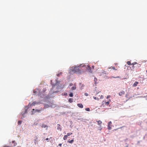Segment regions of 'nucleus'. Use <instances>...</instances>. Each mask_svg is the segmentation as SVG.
<instances>
[{"label":"nucleus","mask_w":147,"mask_h":147,"mask_svg":"<svg viewBox=\"0 0 147 147\" xmlns=\"http://www.w3.org/2000/svg\"><path fill=\"white\" fill-rule=\"evenodd\" d=\"M84 66H85V65L82 66L79 65L78 66H73L71 67L72 68V71L75 73L80 74L81 73V70H83L82 68L84 67Z\"/></svg>","instance_id":"f257e3e1"},{"label":"nucleus","mask_w":147,"mask_h":147,"mask_svg":"<svg viewBox=\"0 0 147 147\" xmlns=\"http://www.w3.org/2000/svg\"><path fill=\"white\" fill-rule=\"evenodd\" d=\"M85 66H84V67L86 68V69H87L89 72L91 73L92 72L91 71V67H90V66L88 65L87 67L85 65Z\"/></svg>","instance_id":"f03ea898"},{"label":"nucleus","mask_w":147,"mask_h":147,"mask_svg":"<svg viewBox=\"0 0 147 147\" xmlns=\"http://www.w3.org/2000/svg\"><path fill=\"white\" fill-rule=\"evenodd\" d=\"M110 103L109 101H107L106 102L105 101H103L102 102V105H103L104 104H105V105L108 106Z\"/></svg>","instance_id":"7ed1b4c3"},{"label":"nucleus","mask_w":147,"mask_h":147,"mask_svg":"<svg viewBox=\"0 0 147 147\" xmlns=\"http://www.w3.org/2000/svg\"><path fill=\"white\" fill-rule=\"evenodd\" d=\"M42 110H38V109H36V110H35L34 109H32L31 112H32V114H34L33 113L34 112V111H35V112H40L41 111H42Z\"/></svg>","instance_id":"20e7f679"},{"label":"nucleus","mask_w":147,"mask_h":147,"mask_svg":"<svg viewBox=\"0 0 147 147\" xmlns=\"http://www.w3.org/2000/svg\"><path fill=\"white\" fill-rule=\"evenodd\" d=\"M57 129L58 130H59L60 131H61L62 129H61V127L60 125L59 124H58L57 125Z\"/></svg>","instance_id":"39448f33"},{"label":"nucleus","mask_w":147,"mask_h":147,"mask_svg":"<svg viewBox=\"0 0 147 147\" xmlns=\"http://www.w3.org/2000/svg\"><path fill=\"white\" fill-rule=\"evenodd\" d=\"M44 106H44V107L43 108V109H41V110H43L44 109L48 108L50 107V106L48 105L45 104V105Z\"/></svg>","instance_id":"423d86ee"},{"label":"nucleus","mask_w":147,"mask_h":147,"mask_svg":"<svg viewBox=\"0 0 147 147\" xmlns=\"http://www.w3.org/2000/svg\"><path fill=\"white\" fill-rule=\"evenodd\" d=\"M125 93V92L122 91L119 92V96H121L123 94H124Z\"/></svg>","instance_id":"0eeeda50"},{"label":"nucleus","mask_w":147,"mask_h":147,"mask_svg":"<svg viewBox=\"0 0 147 147\" xmlns=\"http://www.w3.org/2000/svg\"><path fill=\"white\" fill-rule=\"evenodd\" d=\"M138 84V82H136L133 85V86L135 87L137 86Z\"/></svg>","instance_id":"6e6552de"},{"label":"nucleus","mask_w":147,"mask_h":147,"mask_svg":"<svg viewBox=\"0 0 147 147\" xmlns=\"http://www.w3.org/2000/svg\"><path fill=\"white\" fill-rule=\"evenodd\" d=\"M77 105L79 107L81 108H83V105L82 104H78Z\"/></svg>","instance_id":"1a4fd4ad"},{"label":"nucleus","mask_w":147,"mask_h":147,"mask_svg":"<svg viewBox=\"0 0 147 147\" xmlns=\"http://www.w3.org/2000/svg\"><path fill=\"white\" fill-rule=\"evenodd\" d=\"M68 101L69 102L71 103L73 101V99L71 98H69L68 100Z\"/></svg>","instance_id":"9d476101"},{"label":"nucleus","mask_w":147,"mask_h":147,"mask_svg":"<svg viewBox=\"0 0 147 147\" xmlns=\"http://www.w3.org/2000/svg\"><path fill=\"white\" fill-rule=\"evenodd\" d=\"M28 109V108L27 107H26L25 108L24 113H23V114H24L25 113H27Z\"/></svg>","instance_id":"9b49d317"},{"label":"nucleus","mask_w":147,"mask_h":147,"mask_svg":"<svg viewBox=\"0 0 147 147\" xmlns=\"http://www.w3.org/2000/svg\"><path fill=\"white\" fill-rule=\"evenodd\" d=\"M41 127L42 128H43V127L45 128L46 127H47V126L46 125L43 124H42V125H41Z\"/></svg>","instance_id":"f8f14e48"},{"label":"nucleus","mask_w":147,"mask_h":147,"mask_svg":"<svg viewBox=\"0 0 147 147\" xmlns=\"http://www.w3.org/2000/svg\"><path fill=\"white\" fill-rule=\"evenodd\" d=\"M97 122L98 123V124L99 125H100L102 123V122L101 121L99 120L97 121Z\"/></svg>","instance_id":"ddd939ff"},{"label":"nucleus","mask_w":147,"mask_h":147,"mask_svg":"<svg viewBox=\"0 0 147 147\" xmlns=\"http://www.w3.org/2000/svg\"><path fill=\"white\" fill-rule=\"evenodd\" d=\"M67 135L64 136L63 138V140H66L67 139Z\"/></svg>","instance_id":"4468645a"},{"label":"nucleus","mask_w":147,"mask_h":147,"mask_svg":"<svg viewBox=\"0 0 147 147\" xmlns=\"http://www.w3.org/2000/svg\"><path fill=\"white\" fill-rule=\"evenodd\" d=\"M68 142L69 143L72 144V143L74 142V140H71L69 141H68Z\"/></svg>","instance_id":"2eb2a0df"},{"label":"nucleus","mask_w":147,"mask_h":147,"mask_svg":"<svg viewBox=\"0 0 147 147\" xmlns=\"http://www.w3.org/2000/svg\"><path fill=\"white\" fill-rule=\"evenodd\" d=\"M36 104H37V103H36V102H33L32 103V104H31V105H34H34H35Z\"/></svg>","instance_id":"dca6fc26"},{"label":"nucleus","mask_w":147,"mask_h":147,"mask_svg":"<svg viewBox=\"0 0 147 147\" xmlns=\"http://www.w3.org/2000/svg\"><path fill=\"white\" fill-rule=\"evenodd\" d=\"M76 88V87L75 86H73L71 88V89L72 90H75Z\"/></svg>","instance_id":"f3484780"},{"label":"nucleus","mask_w":147,"mask_h":147,"mask_svg":"<svg viewBox=\"0 0 147 147\" xmlns=\"http://www.w3.org/2000/svg\"><path fill=\"white\" fill-rule=\"evenodd\" d=\"M127 64L128 65H131V64H132L130 62V61H127Z\"/></svg>","instance_id":"a211bd4d"},{"label":"nucleus","mask_w":147,"mask_h":147,"mask_svg":"<svg viewBox=\"0 0 147 147\" xmlns=\"http://www.w3.org/2000/svg\"><path fill=\"white\" fill-rule=\"evenodd\" d=\"M22 121H18V125H20L21 124Z\"/></svg>","instance_id":"6ab92c4d"},{"label":"nucleus","mask_w":147,"mask_h":147,"mask_svg":"<svg viewBox=\"0 0 147 147\" xmlns=\"http://www.w3.org/2000/svg\"><path fill=\"white\" fill-rule=\"evenodd\" d=\"M72 134V133H67V136H69L71 135Z\"/></svg>","instance_id":"aec40b11"},{"label":"nucleus","mask_w":147,"mask_h":147,"mask_svg":"<svg viewBox=\"0 0 147 147\" xmlns=\"http://www.w3.org/2000/svg\"><path fill=\"white\" fill-rule=\"evenodd\" d=\"M62 74V72H60V73L59 74H57V76L58 77H59V76L60 75H61V74Z\"/></svg>","instance_id":"412c9836"},{"label":"nucleus","mask_w":147,"mask_h":147,"mask_svg":"<svg viewBox=\"0 0 147 147\" xmlns=\"http://www.w3.org/2000/svg\"><path fill=\"white\" fill-rule=\"evenodd\" d=\"M85 110L86 111H90V109L89 108H86L85 109Z\"/></svg>","instance_id":"4be33fe9"},{"label":"nucleus","mask_w":147,"mask_h":147,"mask_svg":"<svg viewBox=\"0 0 147 147\" xmlns=\"http://www.w3.org/2000/svg\"><path fill=\"white\" fill-rule=\"evenodd\" d=\"M108 129L110 130L111 129V128L110 125H108Z\"/></svg>","instance_id":"5701e85b"},{"label":"nucleus","mask_w":147,"mask_h":147,"mask_svg":"<svg viewBox=\"0 0 147 147\" xmlns=\"http://www.w3.org/2000/svg\"><path fill=\"white\" fill-rule=\"evenodd\" d=\"M69 96L70 97H72L73 96V94L72 93H70L69 94Z\"/></svg>","instance_id":"b1692460"},{"label":"nucleus","mask_w":147,"mask_h":147,"mask_svg":"<svg viewBox=\"0 0 147 147\" xmlns=\"http://www.w3.org/2000/svg\"><path fill=\"white\" fill-rule=\"evenodd\" d=\"M137 63L136 62H134L132 63V65H134L136 64H137Z\"/></svg>","instance_id":"393cba45"},{"label":"nucleus","mask_w":147,"mask_h":147,"mask_svg":"<svg viewBox=\"0 0 147 147\" xmlns=\"http://www.w3.org/2000/svg\"><path fill=\"white\" fill-rule=\"evenodd\" d=\"M97 80V79L96 78H95L94 79V82H95V83L96 84V81Z\"/></svg>","instance_id":"a878e982"},{"label":"nucleus","mask_w":147,"mask_h":147,"mask_svg":"<svg viewBox=\"0 0 147 147\" xmlns=\"http://www.w3.org/2000/svg\"><path fill=\"white\" fill-rule=\"evenodd\" d=\"M112 124V122L111 121H110L108 123V125H110V126Z\"/></svg>","instance_id":"bb28decb"},{"label":"nucleus","mask_w":147,"mask_h":147,"mask_svg":"<svg viewBox=\"0 0 147 147\" xmlns=\"http://www.w3.org/2000/svg\"><path fill=\"white\" fill-rule=\"evenodd\" d=\"M84 95L86 96H88V93H84Z\"/></svg>","instance_id":"cd10ccee"},{"label":"nucleus","mask_w":147,"mask_h":147,"mask_svg":"<svg viewBox=\"0 0 147 147\" xmlns=\"http://www.w3.org/2000/svg\"><path fill=\"white\" fill-rule=\"evenodd\" d=\"M93 98H94L95 99V100H98V98H97L96 97H95V96H94L93 97Z\"/></svg>","instance_id":"c85d7f7f"},{"label":"nucleus","mask_w":147,"mask_h":147,"mask_svg":"<svg viewBox=\"0 0 147 147\" xmlns=\"http://www.w3.org/2000/svg\"><path fill=\"white\" fill-rule=\"evenodd\" d=\"M111 69H115V70H116V69H115V67H111Z\"/></svg>","instance_id":"c756f323"},{"label":"nucleus","mask_w":147,"mask_h":147,"mask_svg":"<svg viewBox=\"0 0 147 147\" xmlns=\"http://www.w3.org/2000/svg\"><path fill=\"white\" fill-rule=\"evenodd\" d=\"M110 97V96H109V95H108V96H107V98H109Z\"/></svg>","instance_id":"7c9ffc66"},{"label":"nucleus","mask_w":147,"mask_h":147,"mask_svg":"<svg viewBox=\"0 0 147 147\" xmlns=\"http://www.w3.org/2000/svg\"><path fill=\"white\" fill-rule=\"evenodd\" d=\"M3 147H11L10 146H3Z\"/></svg>","instance_id":"2f4dec72"},{"label":"nucleus","mask_w":147,"mask_h":147,"mask_svg":"<svg viewBox=\"0 0 147 147\" xmlns=\"http://www.w3.org/2000/svg\"><path fill=\"white\" fill-rule=\"evenodd\" d=\"M100 98H103V96L102 95H101L100 96Z\"/></svg>","instance_id":"473e14b6"},{"label":"nucleus","mask_w":147,"mask_h":147,"mask_svg":"<svg viewBox=\"0 0 147 147\" xmlns=\"http://www.w3.org/2000/svg\"><path fill=\"white\" fill-rule=\"evenodd\" d=\"M61 145H62V144H59V146H61Z\"/></svg>","instance_id":"72a5a7b5"},{"label":"nucleus","mask_w":147,"mask_h":147,"mask_svg":"<svg viewBox=\"0 0 147 147\" xmlns=\"http://www.w3.org/2000/svg\"><path fill=\"white\" fill-rule=\"evenodd\" d=\"M33 92L34 93H35L36 92L35 90H34Z\"/></svg>","instance_id":"f704fd0d"},{"label":"nucleus","mask_w":147,"mask_h":147,"mask_svg":"<svg viewBox=\"0 0 147 147\" xmlns=\"http://www.w3.org/2000/svg\"><path fill=\"white\" fill-rule=\"evenodd\" d=\"M138 66L139 67H140V64H138Z\"/></svg>","instance_id":"c9c22d12"},{"label":"nucleus","mask_w":147,"mask_h":147,"mask_svg":"<svg viewBox=\"0 0 147 147\" xmlns=\"http://www.w3.org/2000/svg\"><path fill=\"white\" fill-rule=\"evenodd\" d=\"M49 140V139L48 138H46V140Z\"/></svg>","instance_id":"e433bc0d"},{"label":"nucleus","mask_w":147,"mask_h":147,"mask_svg":"<svg viewBox=\"0 0 147 147\" xmlns=\"http://www.w3.org/2000/svg\"><path fill=\"white\" fill-rule=\"evenodd\" d=\"M119 77H118H118H116L115 78H119Z\"/></svg>","instance_id":"4c0bfd02"},{"label":"nucleus","mask_w":147,"mask_h":147,"mask_svg":"<svg viewBox=\"0 0 147 147\" xmlns=\"http://www.w3.org/2000/svg\"><path fill=\"white\" fill-rule=\"evenodd\" d=\"M134 67V66L133 65V67Z\"/></svg>","instance_id":"58836bf2"},{"label":"nucleus","mask_w":147,"mask_h":147,"mask_svg":"<svg viewBox=\"0 0 147 147\" xmlns=\"http://www.w3.org/2000/svg\"><path fill=\"white\" fill-rule=\"evenodd\" d=\"M127 147H128V146H127Z\"/></svg>","instance_id":"ea45409f"}]
</instances>
